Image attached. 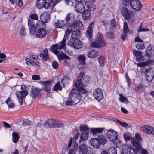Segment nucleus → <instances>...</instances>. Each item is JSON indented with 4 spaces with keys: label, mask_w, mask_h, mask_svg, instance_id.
Here are the masks:
<instances>
[{
    "label": "nucleus",
    "mask_w": 154,
    "mask_h": 154,
    "mask_svg": "<svg viewBox=\"0 0 154 154\" xmlns=\"http://www.w3.org/2000/svg\"><path fill=\"white\" fill-rule=\"evenodd\" d=\"M75 46L74 48L75 49H79L82 47V43L78 39H76Z\"/></svg>",
    "instance_id": "e433bc0d"
},
{
    "label": "nucleus",
    "mask_w": 154,
    "mask_h": 154,
    "mask_svg": "<svg viewBox=\"0 0 154 154\" xmlns=\"http://www.w3.org/2000/svg\"><path fill=\"white\" fill-rule=\"evenodd\" d=\"M88 57L90 58H94L99 55V52L96 50H92L87 54Z\"/></svg>",
    "instance_id": "4be33fe9"
},
{
    "label": "nucleus",
    "mask_w": 154,
    "mask_h": 154,
    "mask_svg": "<svg viewBox=\"0 0 154 154\" xmlns=\"http://www.w3.org/2000/svg\"><path fill=\"white\" fill-rule=\"evenodd\" d=\"M82 95L77 89H72L69 96L66 104L67 106L76 105L82 99Z\"/></svg>",
    "instance_id": "f257e3e1"
},
{
    "label": "nucleus",
    "mask_w": 154,
    "mask_h": 154,
    "mask_svg": "<svg viewBox=\"0 0 154 154\" xmlns=\"http://www.w3.org/2000/svg\"><path fill=\"white\" fill-rule=\"evenodd\" d=\"M154 52V46L153 45L149 44L146 49L145 53V56L146 57L147 59L151 58V56L153 55Z\"/></svg>",
    "instance_id": "6e6552de"
},
{
    "label": "nucleus",
    "mask_w": 154,
    "mask_h": 154,
    "mask_svg": "<svg viewBox=\"0 0 154 154\" xmlns=\"http://www.w3.org/2000/svg\"><path fill=\"white\" fill-rule=\"evenodd\" d=\"M42 20H38L36 23V26L37 28H45L46 27V24Z\"/></svg>",
    "instance_id": "c9c22d12"
},
{
    "label": "nucleus",
    "mask_w": 154,
    "mask_h": 154,
    "mask_svg": "<svg viewBox=\"0 0 154 154\" xmlns=\"http://www.w3.org/2000/svg\"><path fill=\"white\" fill-rule=\"evenodd\" d=\"M25 61L26 64L28 65H29L30 64H34L35 63L33 60L28 58H26Z\"/></svg>",
    "instance_id": "5fc2aeb1"
},
{
    "label": "nucleus",
    "mask_w": 154,
    "mask_h": 154,
    "mask_svg": "<svg viewBox=\"0 0 154 154\" xmlns=\"http://www.w3.org/2000/svg\"><path fill=\"white\" fill-rule=\"evenodd\" d=\"M29 17L32 20L34 19L37 20L38 19V16L36 14H32L29 15Z\"/></svg>",
    "instance_id": "052dcab7"
},
{
    "label": "nucleus",
    "mask_w": 154,
    "mask_h": 154,
    "mask_svg": "<svg viewBox=\"0 0 154 154\" xmlns=\"http://www.w3.org/2000/svg\"><path fill=\"white\" fill-rule=\"evenodd\" d=\"M52 90L57 91L58 90L61 91L62 90V88L59 82L56 83L53 86Z\"/></svg>",
    "instance_id": "58836bf2"
},
{
    "label": "nucleus",
    "mask_w": 154,
    "mask_h": 154,
    "mask_svg": "<svg viewBox=\"0 0 154 154\" xmlns=\"http://www.w3.org/2000/svg\"><path fill=\"white\" fill-rule=\"evenodd\" d=\"M104 129V128H93L91 129V132L93 135H95L97 133H102Z\"/></svg>",
    "instance_id": "c85d7f7f"
},
{
    "label": "nucleus",
    "mask_w": 154,
    "mask_h": 154,
    "mask_svg": "<svg viewBox=\"0 0 154 154\" xmlns=\"http://www.w3.org/2000/svg\"><path fill=\"white\" fill-rule=\"evenodd\" d=\"M77 60L81 65H84L85 64L86 58L83 54H82L79 56L77 57Z\"/></svg>",
    "instance_id": "7c9ffc66"
},
{
    "label": "nucleus",
    "mask_w": 154,
    "mask_h": 154,
    "mask_svg": "<svg viewBox=\"0 0 154 154\" xmlns=\"http://www.w3.org/2000/svg\"><path fill=\"white\" fill-rule=\"evenodd\" d=\"M80 129L82 132H85L86 131L89 130V128L88 125H81Z\"/></svg>",
    "instance_id": "603ef678"
},
{
    "label": "nucleus",
    "mask_w": 154,
    "mask_h": 154,
    "mask_svg": "<svg viewBox=\"0 0 154 154\" xmlns=\"http://www.w3.org/2000/svg\"><path fill=\"white\" fill-rule=\"evenodd\" d=\"M82 14V16L84 19L86 20L90 17V12L89 10L84 11Z\"/></svg>",
    "instance_id": "c756f323"
},
{
    "label": "nucleus",
    "mask_w": 154,
    "mask_h": 154,
    "mask_svg": "<svg viewBox=\"0 0 154 154\" xmlns=\"http://www.w3.org/2000/svg\"><path fill=\"white\" fill-rule=\"evenodd\" d=\"M144 89V88L143 85L141 84H138L137 87V91L139 92L143 91Z\"/></svg>",
    "instance_id": "4d7b16f0"
},
{
    "label": "nucleus",
    "mask_w": 154,
    "mask_h": 154,
    "mask_svg": "<svg viewBox=\"0 0 154 154\" xmlns=\"http://www.w3.org/2000/svg\"><path fill=\"white\" fill-rule=\"evenodd\" d=\"M145 74L146 80L149 82H151L154 77L153 71L151 69H145Z\"/></svg>",
    "instance_id": "f8f14e48"
},
{
    "label": "nucleus",
    "mask_w": 154,
    "mask_h": 154,
    "mask_svg": "<svg viewBox=\"0 0 154 154\" xmlns=\"http://www.w3.org/2000/svg\"><path fill=\"white\" fill-rule=\"evenodd\" d=\"M109 154H117V149L114 147H112L110 148L108 150Z\"/></svg>",
    "instance_id": "8fccbe9b"
},
{
    "label": "nucleus",
    "mask_w": 154,
    "mask_h": 154,
    "mask_svg": "<svg viewBox=\"0 0 154 154\" xmlns=\"http://www.w3.org/2000/svg\"><path fill=\"white\" fill-rule=\"evenodd\" d=\"M83 27V25L81 22H77L74 24L72 23L69 26V28L71 29L72 31H74L75 29L76 30L81 29Z\"/></svg>",
    "instance_id": "a211bd4d"
},
{
    "label": "nucleus",
    "mask_w": 154,
    "mask_h": 154,
    "mask_svg": "<svg viewBox=\"0 0 154 154\" xmlns=\"http://www.w3.org/2000/svg\"><path fill=\"white\" fill-rule=\"evenodd\" d=\"M123 30L124 33H127L129 31V29L127 25V23L126 22H124V23Z\"/></svg>",
    "instance_id": "6e6d98bb"
},
{
    "label": "nucleus",
    "mask_w": 154,
    "mask_h": 154,
    "mask_svg": "<svg viewBox=\"0 0 154 154\" xmlns=\"http://www.w3.org/2000/svg\"><path fill=\"white\" fill-rule=\"evenodd\" d=\"M40 76L38 75H33L32 77V79L34 80H39L40 79Z\"/></svg>",
    "instance_id": "774afa93"
},
{
    "label": "nucleus",
    "mask_w": 154,
    "mask_h": 154,
    "mask_svg": "<svg viewBox=\"0 0 154 154\" xmlns=\"http://www.w3.org/2000/svg\"><path fill=\"white\" fill-rule=\"evenodd\" d=\"M154 62V60L152 59L149 60L146 62H143L137 63V66L139 67H142L148 65V64H152Z\"/></svg>",
    "instance_id": "2f4dec72"
},
{
    "label": "nucleus",
    "mask_w": 154,
    "mask_h": 154,
    "mask_svg": "<svg viewBox=\"0 0 154 154\" xmlns=\"http://www.w3.org/2000/svg\"><path fill=\"white\" fill-rule=\"evenodd\" d=\"M136 47L138 49H143L145 48L143 42H138L137 45Z\"/></svg>",
    "instance_id": "3c124183"
},
{
    "label": "nucleus",
    "mask_w": 154,
    "mask_h": 154,
    "mask_svg": "<svg viewBox=\"0 0 154 154\" xmlns=\"http://www.w3.org/2000/svg\"><path fill=\"white\" fill-rule=\"evenodd\" d=\"M123 135L125 140L126 141H129L132 139L131 135L130 133L129 132L124 133Z\"/></svg>",
    "instance_id": "4c0bfd02"
},
{
    "label": "nucleus",
    "mask_w": 154,
    "mask_h": 154,
    "mask_svg": "<svg viewBox=\"0 0 154 154\" xmlns=\"http://www.w3.org/2000/svg\"><path fill=\"white\" fill-rule=\"evenodd\" d=\"M66 43H62L60 42L53 45L51 47V50L54 54H56L57 53H59L60 50L64 48L66 46Z\"/></svg>",
    "instance_id": "423d86ee"
},
{
    "label": "nucleus",
    "mask_w": 154,
    "mask_h": 154,
    "mask_svg": "<svg viewBox=\"0 0 154 154\" xmlns=\"http://www.w3.org/2000/svg\"><path fill=\"white\" fill-rule=\"evenodd\" d=\"M107 136L109 140L115 142L118 138V134L113 130H109L107 133Z\"/></svg>",
    "instance_id": "0eeeda50"
},
{
    "label": "nucleus",
    "mask_w": 154,
    "mask_h": 154,
    "mask_svg": "<svg viewBox=\"0 0 154 154\" xmlns=\"http://www.w3.org/2000/svg\"><path fill=\"white\" fill-rule=\"evenodd\" d=\"M116 123L120 124L122 127H127L129 124L127 123L122 122L119 120H116L115 121Z\"/></svg>",
    "instance_id": "de8ad7c7"
},
{
    "label": "nucleus",
    "mask_w": 154,
    "mask_h": 154,
    "mask_svg": "<svg viewBox=\"0 0 154 154\" xmlns=\"http://www.w3.org/2000/svg\"><path fill=\"white\" fill-rule=\"evenodd\" d=\"M142 140V138L140 135L138 133L135 134V137L133 138L131 140L132 145L136 147V150L138 152H140L141 149V146L139 144L140 141Z\"/></svg>",
    "instance_id": "39448f33"
},
{
    "label": "nucleus",
    "mask_w": 154,
    "mask_h": 154,
    "mask_svg": "<svg viewBox=\"0 0 154 154\" xmlns=\"http://www.w3.org/2000/svg\"><path fill=\"white\" fill-rule=\"evenodd\" d=\"M31 123V122L29 120L26 119H23V124L24 125H28L30 124Z\"/></svg>",
    "instance_id": "338daca9"
},
{
    "label": "nucleus",
    "mask_w": 154,
    "mask_h": 154,
    "mask_svg": "<svg viewBox=\"0 0 154 154\" xmlns=\"http://www.w3.org/2000/svg\"><path fill=\"white\" fill-rule=\"evenodd\" d=\"M93 95L98 101H100L103 98L102 91L99 88L95 89L93 92Z\"/></svg>",
    "instance_id": "9b49d317"
},
{
    "label": "nucleus",
    "mask_w": 154,
    "mask_h": 154,
    "mask_svg": "<svg viewBox=\"0 0 154 154\" xmlns=\"http://www.w3.org/2000/svg\"><path fill=\"white\" fill-rule=\"evenodd\" d=\"M130 6L136 11H139L141 8V5L140 1L138 0H132L130 3Z\"/></svg>",
    "instance_id": "9d476101"
},
{
    "label": "nucleus",
    "mask_w": 154,
    "mask_h": 154,
    "mask_svg": "<svg viewBox=\"0 0 154 154\" xmlns=\"http://www.w3.org/2000/svg\"><path fill=\"white\" fill-rule=\"evenodd\" d=\"M55 125L56 128H61L63 127V123L62 122L56 120Z\"/></svg>",
    "instance_id": "bf43d9fd"
},
{
    "label": "nucleus",
    "mask_w": 154,
    "mask_h": 154,
    "mask_svg": "<svg viewBox=\"0 0 154 154\" xmlns=\"http://www.w3.org/2000/svg\"><path fill=\"white\" fill-rule=\"evenodd\" d=\"M98 62L100 66L102 67L104 65L105 58L102 56H100L98 59Z\"/></svg>",
    "instance_id": "c03bdc74"
},
{
    "label": "nucleus",
    "mask_w": 154,
    "mask_h": 154,
    "mask_svg": "<svg viewBox=\"0 0 154 154\" xmlns=\"http://www.w3.org/2000/svg\"><path fill=\"white\" fill-rule=\"evenodd\" d=\"M68 26V29H67L65 32V35H64V37L65 36L67 37V36H69V35L70 33H71V32H72L73 31H72L71 29L69 28V26Z\"/></svg>",
    "instance_id": "e2e57ef3"
},
{
    "label": "nucleus",
    "mask_w": 154,
    "mask_h": 154,
    "mask_svg": "<svg viewBox=\"0 0 154 154\" xmlns=\"http://www.w3.org/2000/svg\"><path fill=\"white\" fill-rule=\"evenodd\" d=\"M56 120L52 119H49L45 121L44 124L45 127L48 128H55Z\"/></svg>",
    "instance_id": "2eb2a0df"
},
{
    "label": "nucleus",
    "mask_w": 154,
    "mask_h": 154,
    "mask_svg": "<svg viewBox=\"0 0 154 154\" xmlns=\"http://www.w3.org/2000/svg\"><path fill=\"white\" fill-rule=\"evenodd\" d=\"M90 147L85 144L80 145L79 147V154H89Z\"/></svg>",
    "instance_id": "1a4fd4ad"
},
{
    "label": "nucleus",
    "mask_w": 154,
    "mask_h": 154,
    "mask_svg": "<svg viewBox=\"0 0 154 154\" xmlns=\"http://www.w3.org/2000/svg\"><path fill=\"white\" fill-rule=\"evenodd\" d=\"M75 9L76 11L79 13H82L85 9V7L82 4L76 5Z\"/></svg>",
    "instance_id": "72a5a7b5"
},
{
    "label": "nucleus",
    "mask_w": 154,
    "mask_h": 154,
    "mask_svg": "<svg viewBox=\"0 0 154 154\" xmlns=\"http://www.w3.org/2000/svg\"><path fill=\"white\" fill-rule=\"evenodd\" d=\"M53 25L55 27L59 28H62L67 25L64 20H60L55 21L53 23Z\"/></svg>",
    "instance_id": "aec40b11"
},
{
    "label": "nucleus",
    "mask_w": 154,
    "mask_h": 154,
    "mask_svg": "<svg viewBox=\"0 0 154 154\" xmlns=\"http://www.w3.org/2000/svg\"><path fill=\"white\" fill-rule=\"evenodd\" d=\"M19 136L17 133L13 132L12 133V140L13 142L16 143L18 141Z\"/></svg>",
    "instance_id": "ea45409f"
},
{
    "label": "nucleus",
    "mask_w": 154,
    "mask_h": 154,
    "mask_svg": "<svg viewBox=\"0 0 154 154\" xmlns=\"http://www.w3.org/2000/svg\"><path fill=\"white\" fill-rule=\"evenodd\" d=\"M65 20V22L67 25H71L74 23L75 21V17L73 14L69 13L66 17Z\"/></svg>",
    "instance_id": "ddd939ff"
},
{
    "label": "nucleus",
    "mask_w": 154,
    "mask_h": 154,
    "mask_svg": "<svg viewBox=\"0 0 154 154\" xmlns=\"http://www.w3.org/2000/svg\"><path fill=\"white\" fill-rule=\"evenodd\" d=\"M75 87L77 88L79 92L82 94H85L86 92V91L85 89V86L82 83V81L77 80L75 84Z\"/></svg>",
    "instance_id": "4468645a"
},
{
    "label": "nucleus",
    "mask_w": 154,
    "mask_h": 154,
    "mask_svg": "<svg viewBox=\"0 0 154 154\" xmlns=\"http://www.w3.org/2000/svg\"><path fill=\"white\" fill-rule=\"evenodd\" d=\"M93 23H91L88 28L87 31L86 33V36L87 38L90 39L92 38V30L93 27Z\"/></svg>",
    "instance_id": "5701e85b"
},
{
    "label": "nucleus",
    "mask_w": 154,
    "mask_h": 154,
    "mask_svg": "<svg viewBox=\"0 0 154 154\" xmlns=\"http://www.w3.org/2000/svg\"><path fill=\"white\" fill-rule=\"evenodd\" d=\"M21 91H16V94L17 97L19 104L22 105L23 104L24 99L28 94L27 88L25 85H22L21 86Z\"/></svg>",
    "instance_id": "7ed1b4c3"
},
{
    "label": "nucleus",
    "mask_w": 154,
    "mask_h": 154,
    "mask_svg": "<svg viewBox=\"0 0 154 154\" xmlns=\"http://www.w3.org/2000/svg\"><path fill=\"white\" fill-rule=\"evenodd\" d=\"M52 66L53 68L54 69H57L58 66L57 62L55 60L53 61L52 63Z\"/></svg>",
    "instance_id": "0e129e2a"
},
{
    "label": "nucleus",
    "mask_w": 154,
    "mask_h": 154,
    "mask_svg": "<svg viewBox=\"0 0 154 154\" xmlns=\"http://www.w3.org/2000/svg\"><path fill=\"white\" fill-rule=\"evenodd\" d=\"M120 98L119 99V101L122 102H125L126 103H128V101L127 98L124 96L122 94H119Z\"/></svg>",
    "instance_id": "79ce46f5"
},
{
    "label": "nucleus",
    "mask_w": 154,
    "mask_h": 154,
    "mask_svg": "<svg viewBox=\"0 0 154 154\" xmlns=\"http://www.w3.org/2000/svg\"><path fill=\"white\" fill-rule=\"evenodd\" d=\"M106 44L103 39V35L100 32H98L97 38L95 40L91 42V46L93 47L100 48L102 46H105Z\"/></svg>",
    "instance_id": "20e7f679"
},
{
    "label": "nucleus",
    "mask_w": 154,
    "mask_h": 154,
    "mask_svg": "<svg viewBox=\"0 0 154 154\" xmlns=\"http://www.w3.org/2000/svg\"><path fill=\"white\" fill-rule=\"evenodd\" d=\"M76 39L72 38L70 39L68 41V44L72 47L74 48V46H75V44L76 43Z\"/></svg>",
    "instance_id": "37998d69"
},
{
    "label": "nucleus",
    "mask_w": 154,
    "mask_h": 154,
    "mask_svg": "<svg viewBox=\"0 0 154 154\" xmlns=\"http://www.w3.org/2000/svg\"><path fill=\"white\" fill-rule=\"evenodd\" d=\"M36 32V36L38 38H42L45 37L47 33L45 28H38Z\"/></svg>",
    "instance_id": "412c9836"
},
{
    "label": "nucleus",
    "mask_w": 154,
    "mask_h": 154,
    "mask_svg": "<svg viewBox=\"0 0 154 154\" xmlns=\"http://www.w3.org/2000/svg\"><path fill=\"white\" fill-rule=\"evenodd\" d=\"M41 89L36 87H32L30 92V96L32 98H35L40 92Z\"/></svg>",
    "instance_id": "6ab92c4d"
},
{
    "label": "nucleus",
    "mask_w": 154,
    "mask_h": 154,
    "mask_svg": "<svg viewBox=\"0 0 154 154\" xmlns=\"http://www.w3.org/2000/svg\"><path fill=\"white\" fill-rule=\"evenodd\" d=\"M30 29V32L31 34H34L36 31V27L35 25L30 26V28H29Z\"/></svg>",
    "instance_id": "13d9d810"
},
{
    "label": "nucleus",
    "mask_w": 154,
    "mask_h": 154,
    "mask_svg": "<svg viewBox=\"0 0 154 154\" xmlns=\"http://www.w3.org/2000/svg\"><path fill=\"white\" fill-rule=\"evenodd\" d=\"M133 54L136 57H137L140 55H141L142 53L140 51H138L137 50H134L133 51Z\"/></svg>",
    "instance_id": "680f3d73"
},
{
    "label": "nucleus",
    "mask_w": 154,
    "mask_h": 154,
    "mask_svg": "<svg viewBox=\"0 0 154 154\" xmlns=\"http://www.w3.org/2000/svg\"><path fill=\"white\" fill-rule=\"evenodd\" d=\"M25 29L24 26H22L19 31L20 34L23 36H24L26 35V33L25 31Z\"/></svg>",
    "instance_id": "864d4df0"
},
{
    "label": "nucleus",
    "mask_w": 154,
    "mask_h": 154,
    "mask_svg": "<svg viewBox=\"0 0 154 154\" xmlns=\"http://www.w3.org/2000/svg\"><path fill=\"white\" fill-rule=\"evenodd\" d=\"M98 137L99 138L98 139L100 144H101L103 145L106 143L107 140L104 136L100 134L98 135Z\"/></svg>",
    "instance_id": "473e14b6"
},
{
    "label": "nucleus",
    "mask_w": 154,
    "mask_h": 154,
    "mask_svg": "<svg viewBox=\"0 0 154 154\" xmlns=\"http://www.w3.org/2000/svg\"><path fill=\"white\" fill-rule=\"evenodd\" d=\"M122 14L125 19L128 20L130 17V15L128 9L126 7H123L122 9Z\"/></svg>",
    "instance_id": "a878e982"
},
{
    "label": "nucleus",
    "mask_w": 154,
    "mask_h": 154,
    "mask_svg": "<svg viewBox=\"0 0 154 154\" xmlns=\"http://www.w3.org/2000/svg\"><path fill=\"white\" fill-rule=\"evenodd\" d=\"M71 35L72 38H78L77 37L80 34V31L78 30H74Z\"/></svg>",
    "instance_id": "a19ab883"
},
{
    "label": "nucleus",
    "mask_w": 154,
    "mask_h": 154,
    "mask_svg": "<svg viewBox=\"0 0 154 154\" xmlns=\"http://www.w3.org/2000/svg\"><path fill=\"white\" fill-rule=\"evenodd\" d=\"M89 135L88 133L87 132H82L80 136V142L81 141H85L87 140L88 137Z\"/></svg>",
    "instance_id": "f704fd0d"
},
{
    "label": "nucleus",
    "mask_w": 154,
    "mask_h": 154,
    "mask_svg": "<svg viewBox=\"0 0 154 154\" xmlns=\"http://www.w3.org/2000/svg\"><path fill=\"white\" fill-rule=\"evenodd\" d=\"M34 21L31 19H29L28 20V26L29 28H30V26L34 25Z\"/></svg>",
    "instance_id": "69168bd1"
},
{
    "label": "nucleus",
    "mask_w": 154,
    "mask_h": 154,
    "mask_svg": "<svg viewBox=\"0 0 154 154\" xmlns=\"http://www.w3.org/2000/svg\"><path fill=\"white\" fill-rule=\"evenodd\" d=\"M141 130L143 132L154 135V128L152 127L146 125L142 127Z\"/></svg>",
    "instance_id": "f3484780"
},
{
    "label": "nucleus",
    "mask_w": 154,
    "mask_h": 154,
    "mask_svg": "<svg viewBox=\"0 0 154 154\" xmlns=\"http://www.w3.org/2000/svg\"><path fill=\"white\" fill-rule=\"evenodd\" d=\"M110 26L111 27L110 28V29L111 30V27L112 28V31H113V29H115L116 27V22L115 18L113 19L110 22Z\"/></svg>",
    "instance_id": "a18cd8bd"
},
{
    "label": "nucleus",
    "mask_w": 154,
    "mask_h": 154,
    "mask_svg": "<svg viewBox=\"0 0 154 154\" xmlns=\"http://www.w3.org/2000/svg\"><path fill=\"white\" fill-rule=\"evenodd\" d=\"M61 0H37L36 6L39 9L44 7L45 9H48L52 4V6L54 7L56 5L59 3Z\"/></svg>",
    "instance_id": "f03ea898"
},
{
    "label": "nucleus",
    "mask_w": 154,
    "mask_h": 154,
    "mask_svg": "<svg viewBox=\"0 0 154 154\" xmlns=\"http://www.w3.org/2000/svg\"><path fill=\"white\" fill-rule=\"evenodd\" d=\"M40 57L42 58L43 61H45L48 59V50L45 48L43 50L40 54Z\"/></svg>",
    "instance_id": "bb28decb"
},
{
    "label": "nucleus",
    "mask_w": 154,
    "mask_h": 154,
    "mask_svg": "<svg viewBox=\"0 0 154 154\" xmlns=\"http://www.w3.org/2000/svg\"><path fill=\"white\" fill-rule=\"evenodd\" d=\"M90 143L94 148H98L100 147V143L98 138H94L91 139Z\"/></svg>",
    "instance_id": "b1692460"
},
{
    "label": "nucleus",
    "mask_w": 154,
    "mask_h": 154,
    "mask_svg": "<svg viewBox=\"0 0 154 154\" xmlns=\"http://www.w3.org/2000/svg\"><path fill=\"white\" fill-rule=\"evenodd\" d=\"M6 103L8 104L9 107L10 108H13L14 105V103L13 102L10 98H8L6 101Z\"/></svg>",
    "instance_id": "49530a36"
},
{
    "label": "nucleus",
    "mask_w": 154,
    "mask_h": 154,
    "mask_svg": "<svg viewBox=\"0 0 154 154\" xmlns=\"http://www.w3.org/2000/svg\"><path fill=\"white\" fill-rule=\"evenodd\" d=\"M49 14L47 12H44L40 16V18L42 21L47 23L50 20Z\"/></svg>",
    "instance_id": "393cba45"
},
{
    "label": "nucleus",
    "mask_w": 154,
    "mask_h": 154,
    "mask_svg": "<svg viewBox=\"0 0 154 154\" xmlns=\"http://www.w3.org/2000/svg\"><path fill=\"white\" fill-rule=\"evenodd\" d=\"M57 55L58 59L59 61L61 60H68L69 59L70 57L66 54L63 52H61L60 53H57V54H55Z\"/></svg>",
    "instance_id": "cd10ccee"
},
{
    "label": "nucleus",
    "mask_w": 154,
    "mask_h": 154,
    "mask_svg": "<svg viewBox=\"0 0 154 154\" xmlns=\"http://www.w3.org/2000/svg\"><path fill=\"white\" fill-rule=\"evenodd\" d=\"M40 83L43 85V89L47 92L50 91L51 86V82L49 81H40Z\"/></svg>",
    "instance_id": "dca6fc26"
},
{
    "label": "nucleus",
    "mask_w": 154,
    "mask_h": 154,
    "mask_svg": "<svg viewBox=\"0 0 154 154\" xmlns=\"http://www.w3.org/2000/svg\"><path fill=\"white\" fill-rule=\"evenodd\" d=\"M106 35L107 38L110 39L113 38L115 37V35L113 32L106 31Z\"/></svg>",
    "instance_id": "09e8293b"
}]
</instances>
